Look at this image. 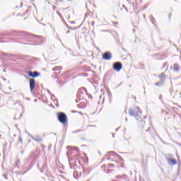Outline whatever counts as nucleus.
I'll list each match as a JSON object with an SVG mask.
<instances>
[{"mask_svg": "<svg viewBox=\"0 0 181 181\" xmlns=\"http://www.w3.org/2000/svg\"><path fill=\"white\" fill-rule=\"evenodd\" d=\"M129 114L131 117H134L136 119H141L142 112H140L139 107H134L129 110Z\"/></svg>", "mask_w": 181, "mask_h": 181, "instance_id": "obj_1", "label": "nucleus"}, {"mask_svg": "<svg viewBox=\"0 0 181 181\" xmlns=\"http://www.w3.org/2000/svg\"><path fill=\"white\" fill-rule=\"evenodd\" d=\"M57 118L58 121L61 122V124H66L68 119H67V115L64 114V112H59L57 114Z\"/></svg>", "mask_w": 181, "mask_h": 181, "instance_id": "obj_2", "label": "nucleus"}, {"mask_svg": "<svg viewBox=\"0 0 181 181\" xmlns=\"http://www.w3.org/2000/svg\"><path fill=\"white\" fill-rule=\"evenodd\" d=\"M121 69H122V64L121 62H115L113 64V70H115V71H120Z\"/></svg>", "mask_w": 181, "mask_h": 181, "instance_id": "obj_3", "label": "nucleus"}, {"mask_svg": "<svg viewBox=\"0 0 181 181\" xmlns=\"http://www.w3.org/2000/svg\"><path fill=\"white\" fill-rule=\"evenodd\" d=\"M103 60H111L112 59V54L110 52H106L103 54Z\"/></svg>", "mask_w": 181, "mask_h": 181, "instance_id": "obj_4", "label": "nucleus"}, {"mask_svg": "<svg viewBox=\"0 0 181 181\" xmlns=\"http://www.w3.org/2000/svg\"><path fill=\"white\" fill-rule=\"evenodd\" d=\"M28 74L30 77H32L33 78H36V77H39L40 76V74L37 71L32 72V71H28Z\"/></svg>", "mask_w": 181, "mask_h": 181, "instance_id": "obj_5", "label": "nucleus"}, {"mask_svg": "<svg viewBox=\"0 0 181 181\" xmlns=\"http://www.w3.org/2000/svg\"><path fill=\"white\" fill-rule=\"evenodd\" d=\"M35 79L34 78H30V91H33L35 90Z\"/></svg>", "mask_w": 181, "mask_h": 181, "instance_id": "obj_6", "label": "nucleus"}, {"mask_svg": "<svg viewBox=\"0 0 181 181\" xmlns=\"http://www.w3.org/2000/svg\"><path fill=\"white\" fill-rule=\"evenodd\" d=\"M28 136H30L31 139H33V141H35L36 142H41V141H42V138L39 137V136H36L35 137H34L30 133H28Z\"/></svg>", "mask_w": 181, "mask_h": 181, "instance_id": "obj_7", "label": "nucleus"}, {"mask_svg": "<svg viewBox=\"0 0 181 181\" xmlns=\"http://www.w3.org/2000/svg\"><path fill=\"white\" fill-rule=\"evenodd\" d=\"M167 162L170 164V165H177V161H176V160L173 159V158H167Z\"/></svg>", "mask_w": 181, "mask_h": 181, "instance_id": "obj_8", "label": "nucleus"}, {"mask_svg": "<svg viewBox=\"0 0 181 181\" xmlns=\"http://www.w3.org/2000/svg\"><path fill=\"white\" fill-rule=\"evenodd\" d=\"M173 71H179V65L177 64H175L173 65Z\"/></svg>", "mask_w": 181, "mask_h": 181, "instance_id": "obj_9", "label": "nucleus"}, {"mask_svg": "<svg viewBox=\"0 0 181 181\" xmlns=\"http://www.w3.org/2000/svg\"><path fill=\"white\" fill-rule=\"evenodd\" d=\"M163 83H165V81L161 80L160 81L156 82L155 83V86H163Z\"/></svg>", "mask_w": 181, "mask_h": 181, "instance_id": "obj_10", "label": "nucleus"}, {"mask_svg": "<svg viewBox=\"0 0 181 181\" xmlns=\"http://www.w3.org/2000/svg\"><path fill=\"white\" fill-rule=\"evenodd\" d=\"M67 149H73L74 151H76V152H78V147L68 146Z\"/></svg>", "mask_w": 181, "mask_h": 181, "instance_id": "obj_11", "label": "nucleus"}, {"mask_svg": "<svg viewBox=\"0 0 181 181\" xmlns=\"http://www.w3.org/2000/svg\"><path fill=\"white\" fill-rule=\"evenodd\" d=\"M58 70H62V66H56L52 69V71H58Z\"/></svg>", "mask_w": 181, "mask_h": 181, "instance_id": "obj_12", "label": "nucleus"}, {"mask_svg": "<svg viewBox=\"0 0 181 181\" xmlns=\"http://www.w3.org/2000/svg\"><path fill=\"white\" fill-rule=\"evenodd\" d=\"M159 77H160V78L162 81H164V80H165V74H161Z\"/></svg>", "mask_w": 181, "mask_h": 181, "instance_id": "obj_13", "label": "nucleus"}, {"mask_svg": "<svg viewBox=\"0 0 181 181\" xmlns=\"http://www.w3.org/2000/svg\"><path fill=\"white\" fill-rule=\"evenodd\" d=\"M31 36H33L35 39H42V37L39 35H31Z\"/></svg>", "mask_w": 181, "mask_h": 181, "instance_id": "obj_14", "label": "nucleus"}, {"mask_svg": "<svg viewBox=\"0 0 181 181\" xmlns=\"http://www.w3.org/2000/svg\"><path fill=\"white\" fill-rule=\"evenodd\" d=\"M110 154H112V155H117V153H115V152L114 151H110L109 152Z\"/></svg>", "mask_w": 181, "mask_h": 181, "instance_id": "obj_15", "label": "nucleus"}, {"mask_svg": "<svg viewBox=\"0 0 181 181\" xmlns=\"http://www.w3.org/2000/svg\"><path fill=\"white\" fill-rule=\"evenodd\" d=\"M122 7H123V8H125L127 12H128V8H127V7H125V5H122Z\"/></svg>", "mask_w": 181, "mask_h": 181, "instance_id": "obj_16", "label": "nucleus"}, {"mask_svg": "<svg viewBox=\"0 0 181 181\" xmlns=\"http://www.w3.org/2000/svg\"><path fill=\"white\" fill-rule=\"evenodd\" d=\"M116 179H121V176L120 175L117 176Z\"/></svg>", "mask_w": 181, "mask_h": 181, "instance_id": "obj_17", "label": "nucleus"}, {"mask_svg": "<svg viewBox=\"0 0 181 181\" xmlns=\"http://www.w3.org/2000/svg\"><path fill=\"white\" fill-rule=\"evenodd\" d=\"M19 141H20L21 144H22V138L20 137Z\"/></svg>", "mask_w": 181, "mask_h": 181, "instance_id": "obj_18", "label": "nucleus"}, {"mask_svg": "<svg viewBox=\"0 0 181 181\" xmlns=\"http://www.w3.org/2000/svg\"><path fill=\"white\" fill-rule=\"evenodd\" d=\"M125 121H126V122H127L128 121V118H126V119H125Z\"/></svg>", "mask_w": 181, "mask_h": 181, "instance_id": "obj_19", "label": "nucleus"}, {"mask_svg": "<svg viewBox=\"0 0 181 181\" xmlns=\"http://www.w3.org/2000/svg\"><path fill=\"white\" fill-rule=\"evenodd\" d=\"M66 33H70V30H68V31L66 32Z\"/></svg>", "mask_w": 181, "mask_h": 181, "instance_id": "obj_20", "label": "nucleus"}, {"mask_svg": "<svg viewBox=\"0 0 181 181\" xmlns=\"http://www.w3.org/2000/svg\"><path fill=\"white\" fill-rule=\"evenodd\" d=\"M113 181H117V180H113Z\"/></svg>", "mask_w": 181, "mask_h": 181, "instance_id": "obj_21", "label": "nucleus"}, {"mask_svg": "<svg viewBox=\"0 0 181 181\" xmlns=\"http://www.w3.org/2000/svg\"><path fill=\"white\" fill-rule=\"evenodd\" d=\"M112 137L114 138V135H112Z\"/></svg>", "mask_w": 181, "mask_h": 181, "instance_id": "obj_22", "label": "nucleus"}]
</instances>
